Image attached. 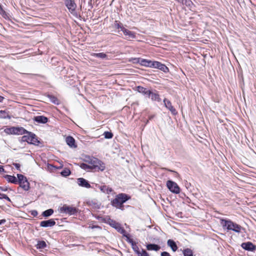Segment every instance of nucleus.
I'll return each instance as SVG.
<instances>
[{
  "mask_svg": "<svg viewBox=\"0 0 256 256\" xmlns=\"http://www.w3.org/2000/svg\"><path fill=\"white\" fill-rule=\"evenodd\" d=\"M220 224L224 228L228 230H232L236 233H240L242 229L240 226L230 220L221 219Z\"/></svg>",
  "mask_w": 256,
  "mask_h": 256,
  "instance_id": "obj_1",
  "label": "nucleus"
},
{
  "mask_svg": "<svg viewBox=\"0 0 256 256\" xmlns=\"http://www.w3.org/2000/svg\"><path fill=\"white\" fill-rule=\"evenodd\" d=\"M130 198L125 194H120L111 202L112 205L122 210H124L123 204L126 202Z\"/></svg>",
  "mask_w": 256,
  "mask_h": 256,
  "instance_id": "obj_2",
  "label": "nucleus"
},
{
  "mask_svg": "<svg viewBox=\"0 0 256 256\" xmlns=\"http://www.w3.org/2000/svg\"><path fill=\"white\" fill-rule=\"evenodd\" d=\"M88 162L92 170L103 171L105 169L104 164L96 158H90Z\"/></svg>",
  "mask_w": 256,
  "mask_h": 256,
  "instance_id": "obj_3",
  "label": "nucleus"
},
{
  "mask_svg": "<svg viewBox=\"0 0 256 256\" xmlns=\"http://www.w3.org/2000/svg\"><path fill=\"white\" fill-rule=\"evenodd\" d=\"M108 224L111 226L116 229L118 232L122 234L124 236L126 237L128 242L130 243H132V240L130 238L128 234H126V232L124 229L121 226L119 223L112 220L110 219L108 220Z\"/></svg>",
  "mask_w": 256,
  "mask_h": 256,
  "instance_id": "obj_4",
  "label": "nucleus"
},
{
  "mask_svg": "<svg viewBox=\"0 0 256 256\" xmlns=\"http://www.w3.org/2000/svg\"><path fill=\"white\" fill-rule=\"evenodd\" d=\"M58 210L60 213L69 215H73L78 212V209L76 207L69 206L66 204H64L62 206L59 208Z\"/></svg>",
  "mask_w": 256,
  "mask_h": 256,
  "instance_id": "obj_5",
  "label": "nucleus"
},
{
  "mask_svg": "<svg viewBox=\"0 0 256 256\" xmlns=\"http://www.w3.org/2000/svg\"><path fill=\"white\" fill-rule=\"evenodd\" d=\"M4 132L8 134L20 135L24 134L26 132V130L23 128L10 127L6 128L4 130Z\"/></svg>",
  "mask_w": 256,
  "mask_h": 256,
  "instance_id": "obj_6",
  "label": "nucleus"
},
{
  "mask_svg": "<svg viewBox=\"0 0 256 256\" xmlns=\"http://www.w3.org/2000/svg\"><path fill=\"white\" fill-rule=\"evenodd\" d=\"M26 133L27 134L22 137V140L23 142H26L28 143L34 144H36V142H38L34 134L28 132L26 130L25 134Z\"/></svg>",
  "mask_w": 256,
  "mask_h": 256,
  "instance_id": "obj_7",
  "label": "nucleus"
},
{
  "mask_svg": "<svg viewBox=\"0 0 256 256\" xmlns=\"http://www.w3.org/2000/svg\"><path fill=\"white\" fill-rule=\"evenodd\" d=\"M64 4L69 12L72 14L76 15V4L72 0H66Z\"/></svg>",
  "mask_w": 256,
  "mask_h": 256,
  "instance_id": "obj_8",
  "label": "nucleus"
},
{
  "mask_svg": "<svg viewBox=\"0 0 256 256\" xmlns=\"http://www.w3.org/2000/svg\"><path fill=\"white\" fill-rule=\"evenodd\" d=\"M166 186L170 192L174 194H178L180 189L176 183L172 181L168 180L166 182Z\"/></svg>",
  "mask_w": 256,
  "mask_h": 256,
  "instance_id": "obj_9",
  "label": "nucleus"
},
{
  "mask_svg": "<svg viewBox=\"0 0 256 256\" xmlns=\"http://www.w3.org/2000/svg\"><path fill=\"white\" fill-rule=\"evenodd\" d=\"M241 246L244 250L254 252L256 249V246L253 244L251 242H243L241 244Z\"/></svg>",
  "mask_w": 256,
  "mask_h": 256,
  "instance_id": "obj_10",
  "label": "nucleus"
},
{
  "mask_svg": "<svg viewBox=\"0 0 256 256\" xmlns=\"http://www.w3.org/2000/svg\"><path fill=\"white\" fill-rule=\"evenodd\" d=\"M77 183L78 185L82 187L86 188H90V184L88 183V181L84 178H78L77 179Z\"/></svg>",
  "mask_w": 256,
  "mask_h": 256,
  "instance_id": "obj_11",
  "label": "nucleus"
},
{
  "mask_svg": "<svg viewBox=\"0 0 256 256\" xmlns=\"http://www.w3.org/2000/svg\"><path fill=\"white\" fill-rule=\"evenodd\" d=\"M56 222L53 219H50L47 220L42 221L40 223V226L42 227H52L55 225Z\"/></svg>",
  "mask_w": 256,
  "mask_h": 256,
  "instance_id": "obj_12",
  "label": "nucleus"
},
{
  "mask_svg": "<svg viewBox=\"0 0 256 256\" xmlns=\"http://www.w3.org/2000/svg\"><path fill=\"white\" fill-rule=\"evenodd\" d=\"M122 32L126 37V39L134 38H136L135 32L130 31L126 28H122Z\"/></svg>",
  "mask_w": 256,
  "mask_h": 256,
  "instance_id": "obj_13",
  "label": "nucleus"
},
{
  "mask_svg": "<svg viewBox=\"0 0 256 256\" xmlns=\"http://www.w3.org/2000/svg\"><path fill=\"white\" fill-rule=\"evenodd\" d=\"M164 104L166 107L168 108L173 114H176V109L172 106L170 102L167 99L165 98L164 100Z\"/></svg>",
  "mask_w": 256,
  "mask_h": 256,
  "instance_id": "obj_14",
  "label": "nucleus"
},
{
  "mask_svg": "<svg viewBox=\"0 0 256 256\" xmlns=\"http://www.w3.org/2000/svg\"><path fill=\"white\" fill-rule=\"evenodd\" d=\"M34 120L38 123L46 124L48 122V118L44 116H35Z\"/></svg>",
  "mask_w": 256,
  "mask_h": 256,
  "instance_id": "obj_15",
  "label": "nucleus"
},
{
  "mask_svg": "<svg viewBox=\"0 0 256 256\" xmlns=\"http://www.w3.org/2000/svg\"><path fill=\"white\" fill-rule=\"evenodd\" d=\"M66 142L72 148H76L75 140L74 139L70 136H68L66 140Z\"/></svg>",
  "mask_w": 256,
  "mask_h": 256,
  "instance_id": "obj_16",
  "label": "nucleus"
},
{
  "mask_svg": "<svg viewBox=\"0 0 256 256\" xmlns=\"http://www.w3.org/2000/svg\"><path fill=\"white\" fill-rule=\"evenodd\" d=\"M146 248L148 250L158 251L160 248V247L156 244H148L146 246Z\"/></svg>",
  "mask_w": 256,
  "mask_h": 256,
  "instance_id": "obj_17",
  "label": "nucleus"
},
{
  "mask_svg": "<svg viewBox=\"0 0 256 256\" xmlns=\"http://www.w3.org/2000/svg\"><path fill=\"white\" fill-rule=\"evenodd\" d=\"M20 186L22 188L25 190H28L30 188L29 182L27 179L19 183Z\"/></svg>",
  "mask_w": 256,
  "mask_h": 256,
  "instance_id": "obj_18",
  "label": "nucleus"
},
{
  "mask_svg": "<svg viewBox=\"0 0 256 256\" xmlns=\"http://www.w3.org/2000/svg\"><path fill=\"white\" fill-rule=\"evenodd\" d=\"M168 245L172 248L173 252H176L178 249V246L176 242L172 240H168L167 242Z\"/></svg>",
  "mask_w": 256,
  "mask_h": 256,
  "instance_id": "obj_19",
  "label": "nucleus"
},
{
  "mask_svg": "<svg viewBox=\"0 0 256 256\" xmlns=\"http://www.w3.org/2000/svg\"><path fill=\"white\" fill-rule=\"evenodd\" d=\"M5 178L8 182L14 184H16L18 182L17 178L14 176L6 175Z\"/></svg>",
  "mask_w": 256,
  "mask_h": 256,
  "instance_id": "obj_20",
  "label": "nucleus"
},
{
  "mask_svg": "<svg viewBox=\"0 0 256 256\" xmlns=\"http://www.w3.org/2000/svg\"><path fill=\"white\" fill-rule=\"evenodd\" d=\"M100 188L102 192L108 194H110L112 191L111 188H110L104 185L100 186Z\"/></svg>",
  "mask_w": 256,
  "mask_h": 256,
  "instance_id": "obj_21",
  "label": "nucleus"
},
{
  "mask_svg": "<svg viewBox=\"0 0 256 256\" xmlns=\"http://www.w3.org/2000/svg\"><path fill=\"white\" fill-rule=\"evenodd\" d=\"M150 98L151 100L153 101H160V98L159 94L156 92H152V94L150 95Z\"/></svg>",
  "mask_w": 256,
  "mask_h": 256,
  "instance_id": "obj_22",
  "label": "nucleus"
},
{
  "mask_svg": "<svg viewBox=\"0 0 256 256\" xmlns=\"http://www.w3.org/2000/svg\"><path fill=\"white\" fill-rule=\"evenodd\" d=\"M46 246V244L44 241L43 240H38L36 245V248L38 249H43L45 248Z\"/></svg>",
  "mask_w": 256,
  "mask_h": 256,
  "instance_id": "obj_23",
  "label": "nucleus"
},
{
  "mask_svg": "<svg viewBox=\"0 0 256 256\" xmlns=\"http://www.w3.org/2000/svg\"><path fill=\"white\" fill-rule=\"evenodd\" d=\"M150 64L151 60L142 58H141V60H140V64L142 66L150 67Z\"/></svg>",
  "mask_w": 256,
  "mask_h": 256,
  "instance_id": "obj_24",
  "label": "nucleus"
},
{
  "mask_svg": "<svg viewBox=\"0 0 256 256\" xmlns=\"http://www.w3.org/2000/svg\"><path fill=\"white\" fill-rule=\"evenodd\" d=\"M80 166L82 169H84L87 171H89V170H92L91 167L90 166V164L88 163V164H86V163L81 164L80 165Z\"/></svg>",
  "mask_w": 256,
  "mask_h": 256,
  "instance_id": "obj_25",
  "label": "nucleus"
},
{
  "mask_svg": "<svg viewBox=\"0 0 256 256\" xmlns=\"http://www.w3.org/2000/svg\"><path fill=\"white\" fill-rule=\"evenodd\" d=\"M54 213V210L52 209H48L42 212V216L44 217H48L51 216Z\"/></svg>",
  "mask_w": 256,
  "mask_h": 256,
  "instance_id": "obj_26",
  "label": "nucleus"
},
{
  "mask_svg": "<svg viewBox=\"0 0 256 256\" xmlns=\"http://www.w3.org/2000/svg\"><path fill=\"white\" fill-rule=\"evenodd\" d=\"M136 89L138 92L141 93L144 95L146 93V92L148 90V89L140 86H138L136 88Z\"/></svg>",
  "mask_w": 256,
  "mask_h": 256,
  "instance_id": "obj_27",
  "label": "nucleus"
},
{
  "mask_svg": "<svg viewBox=\"0 0 256 256\" xmlns=\"http://www.w3.org/2000/svg\"><path fill=\"white\" fill-rule=\"evenodd\" d=\"M184 256H193V252L190 248H186L183 250Z\"/></svg>",
  "mask_w": 256,
  "mask_h": 256,
  "instance_id": "obj_28",
  "label": "nucleus"
},
{
  "mask_svg": "<svg viewBox=\"0 0 256 256\" xmlns=\"http://www.w3.org/2000/svg\"><path fill=\"white\" fill-rule=\"evenodd\" d=\"M158 68L164 72H168V68L164 64L160 62V64Z\"/></svg>",
  "mask_w": 256,
  "mask_h": 256,
  "instance_id": "obj_29",
  "label": "nucleus"
},
{
  "mask_svg": "<svg viewBox=\"0 0 256 256\" xmlns=\"http://www.w3.org/2000/svg\"><path fill=\"white\" fill-rule=\"evenodd\" d=\"M48 98L52 102L56 104H59L58 100L55 96H48Z\"/></svg>",
  "mask_w": 256,
  "mask_h": 256,
  "instance_id": "obj_30",
  "label": "nucleus"
},
{
  "mask_svg": "<svg viewBox=\"0 0 256 256\" xmlns=\"http://www.w3.org/2000/svg\"><path fill=\"white\" fill-rule=\"evenodd\" d=\"M63 176H68L70 174V171L68 168H64L61 172Z\"/></svg>",
  "mask_w": 256,
  "mask_h": 256,
  "instance_id": "obj_31",
  "label": "nucleus"
},
{
  "mask_svg": "<svg viewBox=\"0 0 256 256\" xmlns=\"http://www.w3.org/2000/svg\"><path fill=\"white\" fill-rule=\"evenodd\" d=\"M114 27L116 28H120L122 31V28H124L122 24L118 22V21H115L114 24Z\"/></svg>",
  "mask_w": 256,
  "mask_h": 256,
  "instance_id": "obj_32",
  "label": "nucleus"
},
{
  "mask_svg": "<svg viewBox=\"0 0 256 256\" xmlns=\"http://www.w3.org/2000/svg\"><path fill=\"white\" fill-rule=\"evenodd\" d=\"M160 62L156 61H151V64L150 68H158L160 64Z\"/></svg>",
  "mask_w": 256,
  "mask_h": 256,
  "instance_id": "obj_33",
  "label": "nucleus"
},
{
  "mask_svg": "<svg viewBox=\"0 0 256 256\" xmlns=\"http://www.w3.org/2000/svg\"><path fill=\"white\" fill-rule=\"evenodd\" d=\"M94 56L97 58H104L106 57V54L103 52L94 54Z\"/></svg>",
  "mask_w": 256,
  "mask_h": 256,
  "instance_id": "obj_34",
  "label": "nucleus"
},
{
  "mask_svg": "<svg viewBox=\"0 0 256 256\" xmlns=\"http://www.w3.org/2000/svg\"><path fill=\"white\" fill-rule=\"evenodd\" d=\"M17 176L18 178V183L26 179V177H25L24 176L21 174H18Z\"/></svg>",
  "mask_w": 256,
  "mask_h": 256,
  "instance_id": "obj_35",
  "label": "nucleus"
},
{
  "mask_svg": "<svg viewBox=\"0 0 256 256\" xmlns=\"http://www.w3.org/2000/svg\"><path fill=\"white\" fill-rule=\"evenodd\" d=\"M104 135L106 138H111L113 136L112 134L109 132H105L104 133Z\"/></svg>",
  "mask_w": 256,
  "mask_h": 256,
  "instance_id": "obj_36",
  "label": "nucleus"
},
{
  "mask_svg": "<svg viewBox=\"0 0 256 256\" xmlns=\"http://www.w3.org/2000/svg\"><path fill=\"white\" fill-rule=\"evenodd\" d=\"M8 116L7 113L4 110H0V118H6Z\"/></svg>",
  "mask_w": 256,
  "mask_h": 256,
  "instance_id": "obj_37",
  "label": "nucleus"
},
{
  "mask_svg": "<svg viewBox=\"0 0 256 256\" xmlns=\"http://www.w3.org/2000/svg\"><path fill=\"white\" fill-rule=\"evenodd\" d=\"M139 256H149L148 254L144 250H142V252H138Z\"/></svg>",
  "mask_w": 256,
  "mask_h": 256,
  "instance_id": "obj_38",
  "label": "nucleus"
},
{
  "mask_svg": "<svg viewBox=\"0 0 256 256\" xmlns=\"http://www.w3.org/2000/svg\"><path fill=\"white\" fill-rule=\"evenodd\" d=\"M0 199H6L8 201H10V198L5 194L0 193Z\"/></svg>",
  "mask_w": 256,
  "mask_h": 256,
  "instance_id": "obj_39",
  "label": "nucleus"
},
{
  "mask_svg": "<svg viewBox=\"0 0 256 256\" xmlns=\"http://www.w3.org/2000/svg\"><path fill=\"white\" fill-rule=\"evenodd\" d=\"M140 60H141L140 58H134L130 60L134 64H140Z\"/></svg>",
  "mask_w": 256,
  "mask_h": 256,
  "instance_id": "obj_40",
  "label": "nucleus"
},
{
  "mask_svg": "<svg viewBox=\"0 0 256 256\" xmlns=\"http://www.w3.org/2000/svg\"><path fill=\"white\" fill-rule=\"evenodd\" d=\"M152 92L150 90H148L146 92V93L145 94V96H148V98H150V95L152 94Z\"/></svg>",
  "mask_w": 256,
  "mask_h": 256,
  "instance_id": "obj_41",
  "label": "nucleus"
},
{
  "mask_svg": "<svg viewBox=\"0 0 256 256\" xmlns=\"http://www.w3.org/2000/svg\"><path fill=\"white\" fill-rule=\"evenodd\" d=\"M161 256H170V254L166 252H164L161 253Z\"/></svg>",
  "mask_w": 256,
  "mask_h": 256,
  "instance_id": "obj_42",
  "label": "nucleus"
},
{
  "mask_svg": "<svg viewBox=\"0 0 256 256\" xmlns=\"http://www.w3.org/2000/svg\"><path fill=\"white\" fill-rule=\"evenodd\" d=\"M13 165L16 167L17 170H20V165L19 164L14 163Z\"/></svg>",
  "mask_w": 256,
  "mask_h": 256,
  "instance_id": "obj_43",
  "label": "nucleus"
},
{
  "mask_svg": "<svg viewBox=\"0 0 256 256\" xmlns=\"http://www.w3.org/2000/svg\"><path fill=\"white\" fill-rule=\"evenodd\" d=\"M32 214L34 216H36L38 214V212L36 210H32L31 212Z\"/></svg>",
  "mask_w": 256,
  "mask_h": 256,
  "instance_id": "obj_44",
  "label": "nucleus"
},
{
  "mask_svg": "<svg viewBox=\"0 0 256 256\" xmlns=\"http://www.w3.org/2000/svg\"><path fill=\"white\" fill-rule=\"evenodd\" d=\"M63 167V164L62 163H60V166L58 167H55L57 169H60Z\"/></svg>",
  "mask_w": 256,
  "mask_h": 256,
  "instance_id": "obj_45",
  "label": "nucleus"
},
{
  "mask_svg": "<svg viewBox=\"0 0 256 256\" xmlns=\"http://www.w3.org/2000/svg\"><path fill=\"white\" fill-rule=\"evenodd\" d=\"M4 172V170L2 166H0V172Z\"/></svg>",
  "mask_w": 256,
  "mask_h": 256,
  "instance_id": "obj_46",
  "label": "nucleus"
},
{
  "mask_svg": "<svg viewBox=\"0 0 256 256\" xmlns=\"http://www.w3.org/2000/svg\"><path fill=\"white\" fill-rule=\"evenodd\" d=\"M5 222H6V220H0V225L4 224Z\"/></svg>",
  "mask_w": 256,
  "mask_h": 256,
  "instance_id": "obj_47",
  "label": "nucleus"
},
{
  "mask_svg": "<svg viewBox=\"0 0 256 256\" xmlns=\"http://www.w3.org/2000/svg\"><path fill=\"white\" fill-rule=\"evenodd\" d=\"M4 99V98L3 96H0V102H2Z\"/></svg>",
  "mask_w": 256,
  "mask_h": 256,
  "instance_id": "obj_48",
  "label": "nucleus"
},
{
  "mask_svg": "<svg viewBox=\"0 0 256 256\" xmlns=\"http://www.w3.org/2000/svg\"><path fill=\"white\" fill-rule=\"evenodd\" d=\"M186 2H188V3H190V2H191L190 0H188V2L187 0H186Z\"/></svg>",
  "mask_w": 256,
  "mask_h": 256,
  "instance_id": "obj_49",
  "label": "nucleus"
}]
</instances>
